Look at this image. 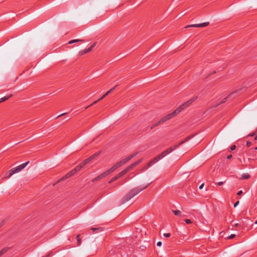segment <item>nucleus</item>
<instances>
[{
    "label": "nucleus",
    "instance_id": "f257e3e1",
    "mask_svg": "<svg viewBox=\"0 0 257 257\" xmlns=\"http://www.w3.org/2000/svg\"><path fill=\"white\" fill-rule=\"evenodd\" d=\"M190 138L187 137L185 139V140L182 141L177 145H174V146L168 148L166 150L163 151L161 154H160L158 156L154 158L153 160L150 161L148 164V167H150L153 165L158 162L160 160L163 159L165 157H166L167 155L172 153L173 151L176 150L177 148H178L180 145L184 144L185 142H187L189 140Z\"/></svg>",
    "mask_w": 257,
    "mask_h": 257
},
{
    "label": "nucleus",
    "instance_id": "f03ea898",
    "mask_svg": "<svg viewBox=\"0 0 257 257\" xmlns=\"http://www.w3.org/2000/svg\"><path fill=\"white\" fill-rule=\"evenodd\" d=\"M197 98V96L194 97L192 98L191 99H189L184 103L182 104L181 105H180L178 108H177L176 109H175L173 112L168 114L162 118L160 120L159 122H161L163 123V122L166 121L168 120H169L170 119L172 118V117H174L175 116L178 114L182 110H183L184 108L188 106L190 104H191L193 101L196 100Z\"/></svg>",
    "mask_w": 257,
    "mask_h": 257
},
{
    "label": "nucleus",
    "instance_id": "7ed1b4c3",
    "mask_svg": "<svg viewBox=\"0 0 257 257\" xmlns=\"http://www.w3.org/2000/svg\"><path fill=\"white\" fill-rule=\"evenodd\" d=\"M142 161V160H140L138 161L135 162L130 165H129L128 167L125 168L124 170H123L122 171L119 172L118 174H117L115 177H114L111 180H110L109 183H111V182L115 181L117 179L119 178L123 175L126 174L127 172H128L132 170L134 168L136 167L138 165H139Z\"/></svg>",
    "mask_w": 257,
    "mask_h": 257
},
{
    "label": "nucleus",
    "instance_id": "20e7f679",
    "mask_svg": "<svg viewBox=\"0 0 257 257\" xmlns=\"http://www.w3.org/2000/svg\"><path fill=\"white\" fill-rule=\"evenodd\" d=\"M149 185V184L146 185L143 187H137L132 189L124 197L123 202H127L131 199L135 197L136 195L139 194L140 192L145 189Z\"/></svg>",
    "mask_w": 257,
    "mask_h": 257
},
{
    "label": "nucleus",
    "instance_id": "39448f33",
    "mask_svg": "<svg viewBox=\"0 0 257 257\" xmlns=\"http://www.w3.org/2000/svg\"><path fill=\"white\" fill-rule=\"evenodd\" d=\"M29 163V161H28L26 163H23L21 165L14 168V169L11 170L10 171V174L8 176V178L11 177L13 174L18 173L21 171L22 169L26 167V166Z\"/></svg>",
    "mask_w": 257,
    "mask_h": 257
},
{
    "label": "nucleus",
    "instance_id": "423d86ee",
    "mask_svg": "<svg viewBox=\"0 0 257 257\" xmlns=\"http://www.w3.org/2000/svg\"><path fill=\"white\" fill-rule=\"evenodd\" d=\"M252 221L247 218H245L244 220L242 219L240 221V229L242 231H247L250 225V222Z\"/></svg>",
    "mask_w": 257,
    "mask_h": 257
},
{
    "label": "nucleus",
    "instance_id": "0eeeda50",
    "mask_svg": "<svg viewBox=\"0 0 257 257\" xmlns=\"http://www.w3.org/2000/svg\"><path fill=\"white\" fill-rule=\"evenodd\" d=\"M138 154V152H135L132 155H130V156L125 158V159L121 160L120 162H117L116 164H115V166H117V168L122 166V165L125 164L127 162L131 160L132 158H133L134 157H135L137 154Z\"/></svg>",
    "mask_w": 257,
    "mask_h": 257
},
{
    "label": "nucleus",
    "instance_id": "6e6552de",
    "mask_svg": "<svg viewBox=\"0 0 257 257\" xmlns=\"http://www.w3.org/2000/svg\"><path fill=\"white\" fill-rule=\"evenodd\" d=\"M93 157V156H90L89 158H88L87 159H85L82 163L79 164L78 165H77L74 170L75 171L76 173L80 169L83 168L85 165L88 164L91 160H92V158Z\"/></svg>",
    "mask_w": 257,
    "mask_h": 257
},
{
    "label": "nucleus",
    "instance_id": "1a4fd4ad",
    "mask_svg": "<svg viewBox=\"0 0 257 257\" xmlns=\"http://www.w3.org/2000/svg\"><path fill=\"white\" fill-rule=\"evenodd\" d=\"M95 45H96V43H94L88 48L80 51L79 52V55L80 56H82V55H83L87 53L91 52L93 48L95 47Z\"/></svg>",
    "mask_w": 257,
    "mask_h": 257
},
{
    "label": "nucleus",
    "instance_id": "9d476101",
    "mask_svg": "<svg viewBox=\"0 0 257 257\" xmlns=\"http://www.w3.org/2000/svg\"><path fill=\"white\" fill-rule=\"evenodd\" d=\"M209 25V22H205V23H203L199 24H193V25H188V26H186L185 27V28H190V27H196V28L205 27Z\"/></svg>",
    "mask_w": 257,
    "mask_h": 257
},
{
    "label": "nucleus",
    "instance_id": "9b49d317",
    "mask_svg": "<svg viewBox=\"0 0 257 257\" xmlns=\"http://www.w3.org/2000/svg\"><path fill=\"white\" fill-rule=\"evenodd\" d=\"M110 173L109 172V171L108 170L106 171L105 172H104V173L100 174V175H99L98 176H97L96 178H95L94 180H98L102 178H104V177H106V176L108 175Z\"/></svg>",
    "mask_w": 257,
    "mask_h": 257
},
{
    "label": "nucleus",
    "instance_id": "f8f14e48",
    "mask_svg": "<svg viewBox=\"0 0 257 257\" xmlns=\"http://www.w3.org/2000/svg\"><path fill=\"white\" fill-rule=\"evenodd\" d=\"M75 173H76L74 169H73L71 171H70L69 173H68L64 177H63L62 178V180H64V179H66V178H68L71 177L72 176H73Z\"/></svg>",
    "mask_w": 257,
    "mask_h": 257
},
{
    "label": "nucleus",
    "instance_id": "ddd939ff",
    "mask_svg": "<svg viewBox=\"0 0 257 257\" xmlns=\"http://www.w3.org/2000/svg\"><path fill=\"white\" fill-rule=\"evenodd\" d=\"M10 249V247H6L4 248H3L2 250H0V257L2 256L4 254L6 253L7 251L9 250Z\"/></svg>",
    "mask_w": 257,
    "mask_h": 257
},
{
    "label": "nucleus",
    "instance_id": "4468645a",
    "mask_svg": "<svg viewBox=\"0 0 257 257\" xmlns=\"http://www.w3.org/2000/svg\"><path fill=\"white\" fill-rule=\"evenodd\" d=\"M84 42V41L82 39H74V40H71L70 41L68 42V44H72L73 43H76V42Z\"/></svg>",
    "mask_w": 257,
    "mask_h": 257
},
{
    "label": "nucleus",
    "instance_id": "2eb2a0df",
    "mask_svg": "<svg viewBox=\"0 0 257 257\" xmlns=\"http://www.w3.org/2000/svg\"><path fill=\"white\" fill-rule=\"evenodd\" d=\"M105 97H106V95H105V94L104 95H103L99 99H98L97 100L94 101L93 103H91L90 105L87 106L85 107V109L87 108L88 107H89L90 106H91V105H93V104H95L96 103H97V102H98L99 101L102 100V99H103Z\"/></svg>",
    "mask_w": 257,
    "mask_h": 257
},
{
    "label": "nucleus",
    "instance_id": "dca6fc26",
    "mask_svg": "<svg viewBox=\"0 0 257 257\" xmlns=\"http://www.w3.org/2000/svg\"><path fill=\"white\" fill-rule=\"evenodd\" d=\"M105 97H106V95H105V94L104 95H103L99 99H98L97 100L94 101L93 103H91L90 105L87 106L85 107V109L87 108L88 107H89L90 106H91V105H93V104H95L96 103H97V102H98L99 101L102 100V99H103Z\"/></svg>",
    "mask_w": 257,
    "mask_h": 257
},
{
    "label": "nucleus",
    "instance_id": "f3484780",
    "mask_svg": "<svg viewBox=\"0 0 257 257\" xmlns=\"http://www.w3.org/2000/svg\"><path fill=\"white\" fill-rule=\"evenodd\" d=\"M172 211L177 216L180 217L182 216V212L179 210H172Z\"/></svg>",
    "mask_w": 257,
    "mask_h": 257
},
{
    "label": "nucleus",
    "instance_id": "a211bd4d",
    "mask_svg": "<svg viewBox=\"0 0 257 257\" xmlns=\"http://www.w3.org/2000/svg\"><path fill=\"white\" fill-rule=\"evenodd\" d=\"M250 178V175L248 173H243L241 175V179H248Z\"/></svg>",
    "mask_w": 257,
    "mask_h": 257
},
{
    "label": "nucleus",
    "instance_id": "6ab92c4d",
    "mask_svg": "<svg viewBox=\"0 0 257 257\" xmlns=\"http://www.w3.org/2000/svg\"><path fill=\"white\" fill-rule=\"evenodd\" d=\"M12 96V94H10L9 96H4L0 99V103L3 102L7 100H8L9 98H10Z\"/></svg>",
    "mask_w": 257,
    "mask_h": 257
},
{
    "label": "nucleus",
    "instance_id": "aec40b11",
    "mask_svg": "<svg viewBox=\"0 0 257 257\" xmlns=\"http://www.w3.org/2000/svg\"><path fill=\"white\" fill-rule=\"evenodd\" d=\"M117 169V167L116 166H115V165H113L111 168H110L108 171H109V172L111 173L112 172H113V171H114L116 169Z\"/></svg>",
    "mask_w": 257,
    "mask_h": 257
},
{
    "label": "nucleus",
    "instance_id": "412c9836",
    "mask_svg": "<svg viewBox=\"0 0 257 257\" xmlns=\"http://www.w3.org/2000/svg\"><path fill=\"white\" fill-rule=\"evenodd\" d=\"M79 237H80V235H77L76 236V239L77 240V245L78 246L80 245L81 243V239Z\"/></svg>",
    "mask_w": 257,
    "mask_h": 257
},
{
    "label": "nucleus",
    "instance_id": "4be33fe9",
    "mask_svg": "<svg viewBox=\"0 0 257 257\" xmlns=\"http://www.w3.org/2000/svg\"><path fill=\"white\" fill-rule=\"evenodd\" d=\"M234 92H233V93H231V94H229L227 97H225V98H223V100L221 101V102L220 103H224V102L226 101V99H227V98H229V97H230V96L231 95H232L233 94H234Z\"/></svg>",
    "mask_w": 257,
    "mask_h": 257
},
{
    "label": "nucleus",
    "instance_id": "5701e85b",
    "mask_svg": "<svg viewBox=\"0 0 257 257\" xmlns=\"http://www.w3.org/2000/svg\"><path fill=\"white\" fill-rule=\"evenodd\" d=\"M162 124L161 122H159V121H158L157 123H155L154 124H153L151 127V129H153L154 127L160 125Z\"/></svg>",
    "mask_w": 257,
    "mask_h": 257
},
{
    "label": "nucleus",
    "instance_id": "b1692460",
    "mask_svg": "<svg viewBox=\"0 0 257 257\" xmlns=\"http://www.w3.org/2000/svg\"><path fill=\"white\" fill-rule=\"evenodd\" d=\"M184 221L187 223V224H191L192 223V221L191 220L189 219H184Z\"/></svg>",
    "mask_w": 257,
    "mask_h": 257
},
{
    "label": "nucleus",
    "instance_id": "393cba45",
    "mask_svg": "<svg viewBox=\"0 0 257 257\" xmlns=\"http://www.w3.org/2000/svg\"><path fill=\"white\" fill-rule=\"evenodd\" d=\"M163 235L165 237H169L171 235V234L169 233H164Z\"/></svg>",
    "mask_w": 257,
    "mask_h": 257
},
{
    "label": "nucleus",
    "instance_id": "a878e982",
    "mask_svg": "<svg viewBox=\"0 0 257 257\" xmlns=\"http://www.w3.org/2000/svg\"><path fill=\"white\" fill-rule=\"evenodd\" d=\"M117 86V85L115 86L114 87L111 88L109 90L107 91V92L109 94L110 92H111Z\"/></svg>",
    "mask_w": 257,
    "mask_h": 257
},
{
    "label": "nucleus",
    "instance_id": "bb28decb",
    "mask_svg": "<svg viewBox=\"0 0 257 257\" xmlns=\"http://www.w3.org/2000/svg\"><path fill=\"white\" fill-rule=\"evenodd\" d=\"M117 86V85L115 86L114 87L111 88L109 90L107 91V92L109 94L110 92H111Z\"/></svg>",
    "mask_w": 257,
    "mask_h": 257
},
{
    "label": "nucleus",
    "instance_id": "cd10ccee",
    "mask_svg": "<svg viewBox=\"0 0 257 257\" xmlns=\"http://www.w3.org/2000/svg\"><path fill=\"white\" fill-rule=\"evenodd\" d=\"M117 86V85L115 86L114 87L111 88L109 90L107 91V92L109 94L110 92H111Z\"/></svg>",
    "mask_w": 257,
    "mask_h": 257
},
{
    "label": "nucleus",
    "instance_id": "c85d7f7f",
    "mask_svg": "<svg viewBox=\"0 0 257 257\" xmlns=\"http://www.w3.org/2000/svg\"><path fill=\"white\" fill-rule=\"evenodd\" d=\"M117 86V85L115 86L114 87L111 88L109 90L107 91V92L109 94L110 92H111Z\"/></svg>",
    "mask_w": 257,
    "mask_h": 257
},
{
    "label": "nucleus",
    "instance_id": "c756f323",
    "mask_svg": "<svg viewBox=\"0 0 257 257\" xmlns=\"http://www.w3.org/2000/svg\"><path fill=\"white\" fill-rule=\"evenodd\" d=\"M117 86V85L115 86L114 87L111 88L109 90L107 91V92L109 94L110 92H111Z\"/></svg>",
    "mask_w": 257,
    "mask_h": 257
},
{
    "label": "nucleus",
    "instance_id": "7c9ffc66",
    "mask_svg": "<svg viewBox=\"0 0 257 257\" xmlns=\"http://www.w3.org/2000/svg\"><path fill=\"white\" fill-rule=\"evenodd\" d=\"M240 222L239 223H235L234 224V226L236 227H239L240 229Z\"/></svg>",
    "mask_w": 257,
    "mask_h": 257
},
{
    "label": "nucleus",
    "instance_id": "2f4dec72",
    "mask_svg": "<svg viewBox=\"0 0 257 257\" xmlns=\"http://www.w3.org/2000/svg\"><path fill=\"white\" fill-rule=\"evenodd\" d=\"M236 148V146L235 145H232L230 147V150L231 151H233Z\"/></svg>",
    "mask_w": 257,
    "mask_h": 257
},
{
    "label": "nucleus",
    "instance_id": "473e14b6",
    "mask_svg": "<svg viewBox=\"0 0 257 257\" xmlns=\"http://www.w3.org/2000/svg\"><path fill=\"white\" fill-rule=\"evenodd\" d=\"M235 236V234H231V235L228 237V238H229V239H232V238H233Z\"/></svg>",
    "mask_w": 257,
    "mask_h": 257
},
{
    "label": "nucleus",
    "instance_id": "72a5a7b5",
    "mask_svg": "<svg viewBox=\"0 0 257 257\" xmlns=\"http://www.w3.org/2000/svg\"><path fill=\"white\" fill-rule=\"evenodd\" d=\"M251 142H250L249 141H247L246 142V146L247 147H250L251 146Z\"/></svg>",
    "mask_w": 257,
    "mask_h": 257
},
{
    "label": "nucleus",
    "instance_id": "f704fd0d",
    "mask_svg": "<svg viewBox=\"0 0 257 257\" xmlns=\"http://www.w3.org/2000/svg\"><path fill=\"white\" fill-rule=\"evenodd\" d=\"M223 183H224L223 182L220 181V182H219L217 183V185L219 186H221L223 184Z\"/></svg>",
    "mask_w": 257,
    "mask_h": 257
},
{
    "label": "nucleus",
    "instance_id": "c9c22d12",
    "mask_svg": "<svg viewBox=\"0 0 257 257\" xmlns=\"http://www.w3.org/2000/svg\"><path fill=\"white\" fill-rule=\"evenodd\" d=\"M161 245H162V242L161 241H158L157 243V245L158 246H161Z\"/></svg>",
    "mask_w": 257,
    "mask_h": 257
},
{
    "label": "nucleus",
    "instance_id": "e433bc0d",
    "mask_svg": "<svg viewBox=\"0 0 257 257\" xmlns=\"http://www.w3.org/2000/svg\"><path fill=\"white\" fill-rule=\"evenodd\" d=\"M239 203V201H237V202H236L234 204V207H236L237 206V205Z\"/></svg>",
    "mask_w": 257,
    "mask_h": 257
},
{
    "label": "nucleus",
    "instance_id": "4c0bfd02",
    "mask_svg": "<svg viewBox=\"0 0 257 257\" xmlns=\"http://www.w3.org/2000/svg\"><path fill=\"white\" fill-rule=\"evenodd\" d=\"M255 135V133H251L250 134H249L248 135V136H250V137H253Z\"/></svg>",
    "mask_w": 257,
    "mask_h": 257
},
{
    "label": "nucleus",
    "instance_id": "58836bf2",
    "mask_svg": "<svg viewBox=\"0 0 257 257\" xmlns=\"http://www.w3.org/2000/svg\"><path fill=\"white\" fill-rule=\"evenodd\" d=\"M242 193V191H238L237 192V195H240Z\"/></svg>",
    "mask_w": 257,
    "mask_h": 257
},
{
    "label": "nucleus",
    "instance_id": "ea45409f",
    "mask_svg": "<svg viewBox=\"0 0 257 257\" xmlns=\"http://www.w3.org/2000/svg\"><path fill=\"white\" fill-rule=\"evenodd\" d=\"M232 157V156L231 155H229L227 156V159H230Z\"/></svg>",
    "mask_w": 257,
    "mask_h": 257
},
{
    "label": "nucleus",
    "instance_id": "a19ab883",
    "mask_svg": "<svg viewBox=\"0 0 257 257\" xmlns=\"http://www.w3.org/2000/svg\"><path fill=\"white\" fill-rule=\"evenodd\" d=\"M203 186H204V184H202L199 186V189H202V188H203Z\"/></svg>",
    "mask_w": 257,
    "mask_h": 257
},
{
    "label": "nucleus",
    "instance_id": "79ce46f5",
    "mask_svg": "<svg viewBox=\"0 0 257 257\" xmlns=\"http://www.w3.org/2000/svg\"><path fill=\"white\" fill-rule=\"evenodd\" d=\"M97 155H98V154H96H96H94L93 155H92V156H93V157L92 158V160L93 158H94V157H95L97 156Z\"/></svg>",
    "mask_w": 257,
    "mask_h": 257
},
{
    "label": "nucleus",
    "instance_id": "37998d69",
    "mask_svg": "<svg viewBox=\"0 0 257 257\" xmlns=\"http://www.w3.org/2000/svg\"><path fill=\"white\" fill-rule=\"evenodd\" d=\"M91 229L92 230H98L99 229L98 228H91Z\"/></svg>",
    "mask_w": 257,
    "mask_h": 257
},
{
    "label": "nucleus",
    "instance_id": "c03bdc74",
    "mask_svg": "<svg viewBox=\"0 0 257 257\" xmlns=\"http://www.w3.org/2000/svg\"><path fill=\"white\" fill-rule=\"evenodd\" d=\"M66 114V113H62V114H61L59 115L58 117L61 116H62V115H64V114Z\"/></svg>",
    "mask_w": 257,
    "mask_h": 257
},
{
    "label": "nucleus",
    "instance_id": "a18cd8bd",
    "mask_svg": "<svg viewBox=\"0 0 257 257\" xmlns=\"http://www.w3.org/2000/svg\"><path fill=\"white\" fill-rule=\"evenodd\" d=\"M109 94V93L107 92V91L105 93V95H106V96H107Z\"/></svg>",
    "mask_w": 257,
    "mask_h": 257
},
{
    "label": "nucleus",
    "instance_id": "49530a36",
    "mask_svg": "<svg viewBox=\"0 0 257 257\" xmlns=\"http://www.w3.org/2000/svg\"><path fill=\"white\" fill-rule=\"evenodd\" d=\"M254 140H257V135L255 136V137L254 138Z\"/></svg>",
    "mask_w": 257,
    "mask_h": 257
},
{
    "label": "nucleus",
    "instance_id": "de8ad7c7",
    "mask_svg": "<svg viewBox=\"0 0 257 257\" xmlns=\"http://www.w3.org/2000/svg\"><path fill=\"white\" fill-rule=\"evenodd\" d=\"M255 150L257 151V147L255 148Z\"/></svg>",
    "mask_w": 257,
    "mask_h": 257
},
{
    "label": "nucleus",
    "instance_id": "09e8293b",
    "mask_svg": "<svg viewBox=\"0 0 257 257\" xmlns=\"http://www.w3.org/2000/svg\"><path fill=\"white\" fill-rule=\"evenodd\" d=\"M255 223V224H257V220L255 221V223Z\"/></svg>",
    "mask_w": 257,
    "mask_h": 257
},
{
    "label": "nucleus",
    "instance_id": "8fccbe9b",
    "mask_svg": "<svg viewBox=\"0 0 257 257\" xmlns=\"http://www.w3.org/2000/svg\"><path fill=\"white\" fill-rule=\"evenodd\" d=\"M256 131H257V128H256Z\"/></svg>",
    "mask_w": 257,
    "mask_h": 257
}]
</instances>
